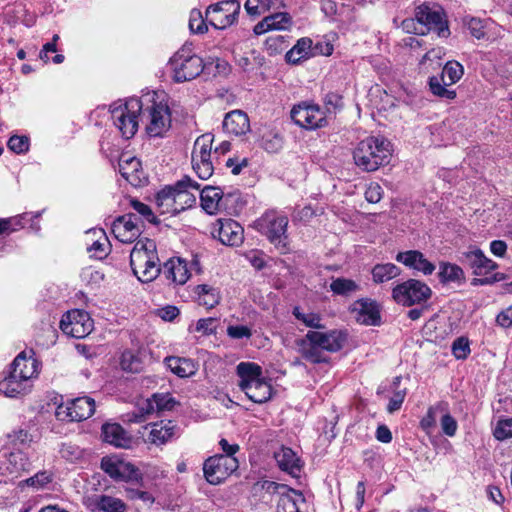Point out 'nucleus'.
Returning <instances> with one entry per match:
<instances>
[{
    "mask_svg": "<svg viewBox=\"0 0 512 512\" xmlns=\"http://www.w3.org/2000/svg\"><path fill=\"white\" fill-rule=\"evenodd\" d=\"M392 155L390 142L381 136L361 140L353 151L355 165L365 172L376 171L389 162Z\"/></svg>",
    "mask_w": 512,
    "mask_h": 512,
    "instance_id": "1",
    "label": "nucleus"
},
{
    "mask_svg": "<svg viewBox=\"0 0 512 512\" xmlns=\"http://www.w3.org/2000/svg\"><path fill=\"white\" fill-rule=\"evenodd\" d=\"M101 468L115 480L134 481L140 478L139 470L132 463L117 457L102 458Z\"/></svg>",
    "mask_w": 512,
    "mask_h": 512,
    "instance_id": "19",
    "label": "nucleus"
},
{
    "mask_svg": "<svg viewBox=\"0 0 512 512\" xmlns=\"http://www.w3.org/2000/svg\"><path fill=\"white\" fill-rule=\"evenodd\" d=\"M441 9H433L423 3L415 9V19L428 30H434L439 37H447L450 34L447 22L443 18Z\"/></svg>",
    "mask_w": 512,
    "mask_h": 512,
    "instance_id": "18",
    "label": "nucleus"
},
{
    "mask_svg": "<svg viewBox=\"0 0 512 512\" xmlns=\"http://www.w3.org/2000/svg\"><path fill=\"white\" fill-rule=\"evenodd\" d=\"M352 312L356 314V320L367 326H378L381 322L380 310L376 301L362 298L352 305Z\"/></svg>",
    "mask_w": 512,
    "mask_h": 512,
    "instance_id": "22",
    "label": "nucleus"
},
{
    "mask_svg": "<svg viewBox=\"0 0 512 512\" xmlns=\"http://www.w3.org/2000/svg\"><path fill=\"white\" fill-rule=\"evenodd\" d=\"M217 325L218 319L216 318H202L196 322L193 329L190 327L189 330L201 333L202 335H212L216 333Z\"/></svg>",
    "mask_w": 512,
    "mask_h": 512,
    "instance_id": "54",
    "label": "nucleus"
},
{
    "mask_svg": "<svg viewBox=\"0 0 512 512\" xmlns=\"http://www.w3.org/2000/svg\"><path fill=\"white\" fill-rule=\"evenodd\" d=\"M239 467L236 457L216 454L208 457L203 463V474L211 485H219L224 482Z\"/></svg>",
    "mask_w": 512,
    "mask_h": 512,
    "instance_id": "10",
    "label": "nucleus"
},
{
    "mask_svg": "<svg viewBox=\"0 0 512 512\" xmlns=\"http://www.w3.org/2000/svg\"><path fill=\"white\" fill-rule=\"evenodd\" d=\"M143 106V100L136 97L124 102L120 100L110 106L111 119L125 139L132 138L138 131Z\"/></svg>",
    "mask_w": 512,
    "mask_h": 512,
    "instance_id": "6",
    "label": "nucleus"
},
{
    "mask_svg": "<svg viewBox=\"0 0 512 512\" xmlns=\"http://www.w3.org/2000/svg\"><path fill=\"white\" fill-rule=\"evenodd\" d=\"M175 195V185L166 186L156 194L155 202L161 214H177Z\"/></svg>",
    "mask_w": 512,
    "mask_h": 512,
    "instance_id": "39",
    "label": "nucleus"
},
{
    "mask_svg": "<svg viewBox=\"0 0 512 512\" xmlns=\"http://www.w3.org/2000/svg\"><path fill=\"white\" fill-rule=\"evenodd\" d=\"M60 328L71 337L84 338L92 331L93 320L86 311L74 309L62 316Z\"/></svg>",
    "mask_w": 512,
    "mask_h": 512,
    "instance_id": "15",
    "label": "nucleus"
},
{
    "mask_svg": "<svg viewBox=\"0 0 512 512\" xmlns=\"http://www.w3.org/2000/svg\"><path fill=\"white\" fill-rule=\"evenodd\" d=\"M131 207L145 220H147L150 223H155L156 217L154 216L151 208L148 205L140 202L139 200L133 199L131 200Z\"/></svg>",
    "mask_w": 512,
    "mask_h": 512,
    "instance_id": "62",
    "label": "nucleus"
},
{
    "mask_svg": "<svg viewBox=\"0 0 512 512\" xmlns=\"http://www.w3.org/2000/svg\"><path fill=\"white\" fill-rule=\"evenodd\" d=\"M130 266L137 279L143 283L157 278L161 269L154 240L144 238L136 242L130 253Z\"/></svg>",
    "mask_w": 512,
    "mask_h": 512,
    "instance_id": "2",
    "label": "nucleus"
},
{
    "mask_svg": "<svg viewBox=\"0 0 512 512\" xmlns=\"http://www.w3.org/2000/svg\"><path fill=\"white\" fill-rule=\"evenodd\" d=\"M396 260L411 269L423 273L424 275H431L436 269V266L418 250L399 252L396 255Z\"/></svg>",
    "mask_w": 512,
    "mask_h": 512,
    "instance_id": "24",
    "label": "nucleus"
},
{
    "mask_svg": "<svg viewBox=\"0 0 512 512\" xmlns=\"http://www.w3.org/2000/svg\"><path fill=\"white\" fill-rule=\"evenodd\" d=\"M400 273V268L392 263L376 264L371 271L372 279L376 284L388 282Z\"/></svg>",
    "mask_w": 512,
    "mask_h": 512,
    "instance_id": "41",
    "label": "nucleus"
},
{
    "mask_svg": "<svg viewBox=\"0 0 512 512\" xmlns=\"http://www.w3.org/2000/svg\"><path fill=\"white\" fill-rule=\"evenodd\" d=\"M119 172L129 183L137 185L143 174L140 160L136 157L123 155L119 160Z\"/></svg>",
    "mask_w": 512,
    "mask_h": 512,
    "instance_id": "35",
    "label": "nucleus"
},
{
    "mask_svg": "<svg viewBox=\"0 0 512 512\" xmlns=\"http://www.w3.org/2000/svg\"><path fill=\"white\" fill-rule=\"evenodd\" d=\"M467 29L476 39H482L485 36V26L479 18H470L466 22Z\"/></svg>",
    "mask_w": 512,
    "mask_h": 512,
    "instance_id": "63",
    "label": "nucleus"
},
{
    "mask_svg": "<svg viewBox=\"0 0 512 512\" xmlns=\"http://www.w3.org/2000/svg\"><path fill=\"white\" fill-rule=\"evenodd\" d=\"M120 367L123 371L137 373L142 369V362L134 352L126 350L120 357Z\"/></svg>",
    "mask_w": 512,
    "mask_h": 512,
    "instance_id": "48",
    "label": "nucleus"
},
{
    "mask_svg": "<svg viewBox=\"0 0 512 512\" xmlns=\"http://www.w3.org/2000/svg\"><path fill=\"white\" fill-rule=\"evenodd\" d=\"M152 397L158 411L171 410L175 405V400L170 394L156 393Z\"/></svg>",
    "mask_w": 512,
    "mask_h": 512,
    "instance_id": "60",
    "label": "nucleus"
},
{
    "mask_svg": "<svg viewBox=\"0 0 512 512\" xmlns=\"http://www.w3.org/2000/svg\"><path fill=\"white\" fill-rule=\"evenodd\" d=\"M311 57H313V41L309 37L298 39L296 44L285 54L286 62L292 65H298Z\"/></svg>",
    "mask_w": 512,
    "mask_h": 512,
    "instance_id": "30",
    "label": "nucleus"
},
{
    "mask_svg": "<svg viewBox=\"0 0 512 512\" xmlns=\"http://www.w3.org/2000/svg\"><path fill=\"white\" fill-rule=\"evenodd\" d=\"M101 436L104 442L117 448H129L132 442L130 435L118 423L103 424Z\"/></svg>",
    "mask_w": 512,
    "mask_h": 512,
    "instance_id": "26",
    "label": "nucleus"
},
{
    "mask_svg": "<svg viewBox=\"0 0 512 512\" xmlns=\"http://www.w3.org/2000/svg\"><path fill=\"white\" fill-rule=\"evenodd\" d=\"M150 430L145 438V441L154 444L162 445L169 441L174 436L175 425L172 421H160L157 423L149 424Z\"/></svg>",
    "mask_w": 512,
    "mask_h": 512,
    "instance_id": "31",
    "label": "nucleus"
},
{
    "mask_svg": "<svg viewBox=\"0 0 512 512\" xmlns=\"http://www.w3.org/2000/svg\"><path fill=\"white\" fill-rule=\"evenodd\" d=\"M223 191L218 187L205 186L200 191L202 208L209 214H215L220 209Z\"/></svg>",
    "mask_w": 512,
    "mask_h": 512,
    "instance_id": "37",
    "label": "nucleus"
},
{
    "mask_svg": "<svg viewBox=\"0 0 512 512\" xmlns=\"http://www.w3.org/2000/svg\"><path fill=\"white\" fill-rule=\"evenodd\" d=\"M198 302L200 305L208 309L214 308L220 301L219 291L207 284L198 285L196 287Z\"/></svg>",
    "mask_w": 512,
    "mask_h": 512,
    "instance_id": "42",
    "label": "nucleus"
},
{
    "mask_svg": "<svg viewBox=\"0 0 512 512\" xmlns=\"http://www.w3.org/2000/svg\"><path fill=\"white\" fill-rule=\"evenodd\" d=\"M146 104L142 109L141 118L145 121L146 132L150 137H161L171 125V112L163 95L156 92L147 94L143 99Z\"/></svg>",
    "mask_w": 512,
    "mask_h": 512,
    "instance_id": "4",
    "label": "nucleus"
},
{
    "mask_svg": "<svg viewBox=\"0 0 512 512\" xmlns=\"http://www.w3.org/2000/svg\"><path fill=\"white\" fill-rule=\"evenodd\" d=\"M165 361L171 372L178 377H191L197 372V365L192 359L171 356Z\"/></svg>",
    "mask_w": 512,
    "mask_h": 512,
    "instance_id": "38",
    "label": "nucleus"
},
{
    "mask_svg": "<svg viewBox=\"0 0 512 512\" xmlns=\"http://www.w3.org/2000/svg\"><path fill=\"white\" fill-rule=\"evenodd\" d=\"M164 274L167 279L182 285L187 282L190 272L185 260L181 258H171L164 264Z\"/></svg>",
    "mask_w": 512,
    "mask_h": 512,
    "instance_id": "34",
    "label": "nucleus"
},
{
    "mask_svg": "<svg viewBox=\"0 0 512 512\" xmlns=\"http://www.w3.org/2000/svg\"><path fill=\"white\" fill-rule=\"evenodd\" d=\"M31 468L32 463L22 450L0 452V483L13 482Z\"/></svg>",
    "mask_w": 512,
    "mask_h": 512,
    "instance_id": "9",
    "label": "nucleus"
},
{
    "mask_svg": "<svg viewBox=\"0 0 512 512\" xmlns=\"http://www.w3.org/2000/svg\"><path fill=\"white\" fill-rule=\"evenodd\" d=\"M468 265L473 270V274L484 276L497 268V264L487 258L480 249L470 251L465 254Z\"/></svg>",
    "mask_w": 512,
    "mask_h": 512,
    "instance_id": "32",
    "label": "nucleus"
},
{
    "mask_svg": "<svg viewBox=\"0 0 512 512\" xmlns=\"http://www.w3.org/2000/svg\"><path fill=\"white\" fill-rule=\"evenodd\" d=\"M305 503L303 494L291 489L286 495H282L277 505V512H301V505Z\"/></svg>",
    "mask_w": 512,
    "mask_h": 512,
    "instance_id": "40",
    "label": "nucleus"
},
{
    "mask_svg": "<svg viewBox=\"0 0 512 512\" xmlns=\"http://www.w3.org/2000/svg\"><path fill=\"white\" fill-rule=\"evenodd\" d=\"M169 65L173 72V79L177 83L195 79L204 69L202 58L193 53L191 44L183 45L171 57Z\"/></svg>",
    "mask_w": 512,
    "mask_h": 512,
    "instance_id": "7",
    "label": "nucleus"
},
{
    "mask_svg": "<svg viewBox=\"0 0 512 512\" xmlns=\"http://www.w3.org/2000/svg\"><path fill=\"white\" fill-rule=\"evenodd\" d=\"M240 378L239 386L246 396L254 403H264L271 398L272 387L262 377V368L252 362H241L237 365Z\"/></svg>",
    "mask_w": 512,
    "mask_h": 512,
    "instance_id": "5",
    "label": "nucleus"
},
{
    "mask_svg": "<svg viewBox=\"0 0 512 512\" xmlns=\"http://www.w3.org/2000/svg\"><path fill=\"white\" fill-rule=\"evenodd\" d=\"M112 231L119 241L123 243H131L141 233L139 217L133 213L119 216L113 222Z\"/></svg>",
    "mask_w": 512,
    "mask_h": 512,
    "instance_id": "21",
    "label": "nucleus"
},
{
    "mask_svg": "<svg viewBox=\"0 0 512 512\" xmlns=\"http://www.w3.org/2000/svg\"><path fill=\"white\" fill-rule=\"evenodd\" d=\"M226 332L232 339H249L252 336L251 329L245 325H229Z\"/></svg>",
    "mask_w": 512,
    "mask_h": 512,
    "instance_id": "61",
    "label": "nucleus"
},
{
    "mask_svg": "<svg viewBox=\"0 0 512 512\" xmlns=\"http://www.w3.org/2000/svg\"><path fill=\"white\" fill-rule=\"evenodd\" d=\"M440 425L442 432L448 436L453 437L456 435L458 424L457 421L449 413V405L447 404V410L441 413Z\"/></svg>",
    "mask_w": 512,
    "mask_h": 512,
    "instance_id": "53",
    "label": "nucleus"
},
{
    "mask_svg": "<svg viewBox=\"0 0 512 512\" xmlns=\"http://www.w3.org/2000/svg\"><path fill=\"white\" fill-rule=\"evenodd\" d=\"M288 217L277 210H268L257 218L252 227L282 255L291 251L287 234Z\"/></svg>",
    "mask_w": 512,
    "mask_h": 512,
    "instance_id": "3",
    "label": "nucleus"
},
{
    "mask_svg": "<svg viewBox=\"0 0 512 512\" xmlns=\"http://www.w3.org/2000/svg\"><path fill=\"white\" fill-rule=\"evenodd\" d=\"M440 281L458 282L464 278V272L461 267L451 263H441L439 271Z\"/></svg>",
    "mask_w": 512,
    "mask_h": 512,
    "instance_id": "47",
    "label": "nucleus"
},
{
    "mask_svg": "<svg viewBox=\"0 0 512 512\" xmlns=\"http://www.w3.org/2000/svg\"><path fill=\"white\" fill-rule=\"evenodd\" d=\"M32 384L24 378H20L12 370L0 380V393L6 397L16 398L27 394Z\"/></svg>",
    "mask_w": 512,
    "mask_h": 512,
    "instance_id": "25",
    "label": "nucleus"
},
{
    "mask_svg": "<svg viewBox=\"0 0 512 512\" xmlns=\"http://www.w3.org/2000/svg\"><path fill=\"white\" fill-rule=\"evenodd\" d=\"M214 141L212 134L199 136L194 143L192 151V167L200 179H208L213 174L211 150Z\"/></svg>",
    "mask_w": 512,
    "mask_h": 512,
    "instance_id": "12",
    "label": "nucleus"
},
{
    "mask_svg": "<svg viewBox=\"0 0 512 512\" xmlns=\"http://www.w3.org/2000/svg\"><path fill=\"white\" fill-rule=\"evenodd\" d=\"M125 503L116 497L101 495L96 501L97 512H124Z\"/></svg>",
    "mask_w": 512,
    "mask_h": 512,
    "instance_id": "44",
    "label": "nucleus"
},
{
    "mask_svg": "<svg viewBox=\"0 0 512 512\" xmlns=\"http://www.w3.org/2000/svg\"><path fill=\"white\" fill-rule=\"evenodd\" d=\"M452 354L458 360H465L470 352V344L467 338L459 337L452 343Z\"/></svg>",
    "mask_w": 512,
    "mask_h": 512,
    "instance_id": "55",
    "label": "nucleus"
},
{
    "mask_svg": "<svg viewBox=\"0 0 512 512\" xmlns=\"http://www.w3.org/2000/svg\"><path fill=\"white\" fill-rule=\"evenodd\" d=\"M239 11L237 0L222 1L207 8L206 21L216 29H225L236 21Z\"/></svg>",
    "mask_w": 512,
    "mask_h": 512,
    "instance_id": "14",
    "label": "nucleus"
},
{
    "mask_svg": "<svg viewBox=\"0 0 512 512\" xmlns=\"http://www.w3.org/2000/svg\"><path fill=\"white\" fill-rule=\"evenodd\" d=\"M29 138L27 136L13 135L7 142L8 148L16 154H23L29 150Z\"/></svg>",
    "mask_w": 512,
    "mask_h": 512,
    "instance_id": "56",
    "label": "nucleus"
},
{
    "mask_svg": "<svg viewBox=\"0 0 512 512\" xmlns=\"http://www.w3.org/2000/svg\"><path fill=\"white\" fill-rule=\"evenodd\" d=\"M319 346L323 351L337 352L344 346L347 334L342 330H330L327 332L313 331Z\"/></svg>",
    "mask_w": 512,
    "mask_h": 512,
    "instance_id": "29",
    "label": "nucleus"
},
{
    "mask_svg": "<svg viewBox=\"0 0 512 512\" xmlns=\"http://www.w3.org/2000/svg\"><path fill=\"white\" fill-rule=\"evenodd\" d=\"M88 236H92V243H87V251L90 257L95 259H103L109 252V241L102 229H93L87 232Z\"/></svg>",
    "mask_w": 512,
    "mask_h": 512,
    "instance_id": "36",
    "label": "nucleus"
},
{
    "mask_svg": "<svg viewBox=\"0 0 512 512\" xmlns=\"http://www.w3.org/2000/svg\"><path fill=\"white\" fill-rule=\"evenodd\" d=\"M11 370L31 382L39 374V363L32 356L28 357L25 352H21L12 362Z\"/></svg>",
    "mask_w": 512,
    "mask_h": 512,
    "instance_id": "28",
    "label": "nucleus"
},
{
    "mask_svg": "<svg viewBox=\"0 0 512 512\" xmlns=\"http://www.w3.org/2000/svg\"><path fill=\"white\" fill-rule=\"evenodd\" d=\"M261 146L269 153H276L283 147V138L273 131H269L262 136Z\"/></svg>",
    "mask_w": 512,
    "mask_h": 512,
    "instance_id": "50",
    "label": "nucleus"
},
{
    "mask_svg": "<svg viewBox=\"0 0 512 512\" xmlns=\"http://www.w3.org/2000/svg\"><path fill=\"white\" fill-rule=\"evenodd\" d=\"M330 290L340 296H349L359 290V285L352 279L338 277L330 283Z\"/></svg>",
    "mask_w": 512,
    "mask_h": 512,
    "instance_id": "45",
    "label": "nucleus"
},
{
    "mask_svg": "<svg viewBox=\"0 0 512 512\" xmlns=\"http://www.w3.org/2000/svg\"><path fill=\"white\" fill-rule=\"evenodd\" d=\"M279 468L292 476H298L301 471L300 459L296 453L288 447H281L274 454Z\"/></svg>",
    "mask_w": 512,
    "mask_h": 512,
    "instance_id": "33",
    "label": "nucleus"
},
{
    "mask_svg": "<svg viewBox=\"0 0 512 512\" xmlns=\"http://www.w3.org/2000/svg\"><path fill=\"white\" fill-rule=\"evenodd\" d=\"M288 46V40L281 35L270 36L265 41V47L270 56L282 53Z\"/></svg>",
    "mask_w": 512,
    "mask_h": 512,
    "instance_id": "51",
    "label": "nucleus"
},
{
    "mask_svg": "<svg viewBox=\"0 0 512 512\" xmlns=\"http://www.w3.org/2000/svg\"><path fill=\"white\" fill-rule=\"evenodd\" d=\"M432 295V290L424 282L416 279H409L395 286L392 290V297L403 306H412L426 302Z\"/></svg>",
    "mask_w": 512,
    "mask_h": 512,
    "instance_id": "11",
    "label": "nucleus"
},
{
    "mask_svg": "<svg viewBox=\"0 0 512 512\" xmlns=\"http://www.w3.org/2000/svg\"><path fill=\"white\" fill-rule=\"evenodd\" d=\"M383 197L382 187L376 183H370L365 191V199L370 203H378Z\"/></svg>",
    "mask_w": 512,
    "mask_h": 512,
    "instance_id": "64",
    "label": "nucleus"
},
{
    "mask_svg": "<svg viewBox=\"0 0 512 512\" xmlns=\"http://www.w3.org/2000/svg\"><path fill=\"white\" fill-rule=\"evenodd\" d=\"M293 122L305 129H316L326 123L325 112L316 104L301 102L294 105L290 112Z\"/></svg>",
    "mask_w": 512,
    "mask_h": 512,
    "instance_id": "13",
    "label": "nucleus"
},
{
    "mask_svg": "<svg viewBox=\"0 0 512 512\" xmlns=\"http://www.w3.org/2000/svg\"><path fill=\"white\" fill-rule=\"evenodd\" d=\"M271 30H288L292 26V17L289 13L278 12L268 16Z\"/></svg>",
    "mask_w": 512,
    "mask_h": 512,
    "instance_id": "52",
    "label": "nucleus"
},
{
    "mask_svg": "<svg viewBox=\"0 0 512 512\" xmlns=\"http://www.w3.org/2000/svg\"><path fill=\"white\" fill-rule=\"evenodd\" d=\"M94 412V399L84 396L71 400L66 406H58L56 415L62 420L67 418L69 421L79 422L88 419Z\"/></svg>",
    "mask_w": 512,
    "mask_h": 512,
    "instance_id": "17",
    "label": "nucleus"
},
{
    "mask_svg": "<svg viewBox=\"0 0 512 512\" xmlns=\"http://www.w3.org/2000/svg\"><path fill=\"white\" fill-rule=\"evenodd\" d=\"M293 315L299 321H301L305 326L314 328V329H322L324 325L322 324V319L319 314L316 313H304L300 310L299 307H295L293 309Z\"/></svg>",
    "mask_w": 512,
    "mask_h": 512,
    "instance_id": "49",
    "label": "nucleus"
},
{
    "mask_svg": "<svg viewBox=\"0 0 512 512\" xmlns=\"http://www.w3.org/2000/svg\"><path fill=\"white\" fill-rule=\"evenodd\" d=\"M297 352L307 361L313 364L325 363L328 357L324 354L323 349L319 346V342L315 338L313 331L295 340Z\"/></svg>",
    "mask_w": 512,
    "mask_h": 512,
    "instance_id": "20",
    "label": "nucleus"
},
{
    "mask_svg": "<svg viewBox=\"0 0 512 512\" xmlns=\"http://www.w3.org/2000/svg\"><path fill=\"white\" fill-rule=\"evenodd\" d=\"M52 481V474L48 471H40L36 473L34 476L25 480V483L28 486H33L36 488H42L48 483Z\"/></svg>",
    "mask_w": 512,
    "mask_h": 512,
    "instance_id": "59",
    "label": "nucleus"
},
{
    "mask_svg": "<svg viewBox=\"0 0 512 512\" xmlns=\"http://www.w3.org/2000/svg\"><path fill=\"white\" fill-rule=\"evenodd\" d=\"M463 74L464 68L459 62L448 61L440 76L429 78V88L432 94L442 99L453 100L456 97V91L447 87L457 83Z\"/></svg>",
    "mask_w": 512,
    "mask_h": 512,
    "instance_id": "8",
    "label": "nucleus"
},
{
    "mask_svg": "<svg viewBox=\"0 0 512 512\" xmlns=\"http://www.w3.org/2000/svg\"><path fill=\"white\" fill-rule=\"evenodd\" d=\"M223 129L235 136L245 135L250 131V121L248 115L242 110H233L228 112L223 120Z\"/></svg>",
    "mask_w": 512,
    "mask_h": 512,
    "instance_id": "27",
    "label": "nucleus"
},
{
    "mask_svg": "<svg viewBox=\"0 0 512 512\" xmlns=\"http://www.w3.org/2000/svg\"><path fill=\"white\" fill-rule=\"evenodd\" d=\"M155 410L157 409L153 397L151 399H146L135 411L125 415L126 421L132 423L144 422L149 415L154 413Z\"/></svg>",
    "mask_w": 512,
    "mask_h": 512,
    "instance_id": "43",
    "label": "nucleus"
},
{
    "mask_svg": "<svg viewBox=\"0 0 512 512\" xmlns=\"http://www.w3.org/2000/svg\"><path fill=\"white\" fill-rule=\"evenodd\" d=\"M493 435L498 440H505L512 437V418L501 419L497 422Z\"/></svg>",
    "mask_w": 512,
    "mask_h": 512,
    "instance_id": "57",
    "label": "nucleus"
},
{
    "mask_svg": "<svg viewBox=\"0 0 512 512\" xmlns=\"http://www.w3.org/2000/svg\"><path fill=\"white\" fill-rule=\"evenodd\" d=\"M447 410V402L440 401L428 408L426 415L420 421V426L423 430H430L435 427L437 416Z\"/></svg>",
    "mask_w": 512,
    "mask_h": 512,
    "instance_id": "46",
    "label": "nucleus"
},
{
    "mask_svg": "<svg viewBox=\"0 0 512 512\" xmlns=\"http://www.w3.org/2000/svg\"><path fill=\"white\" fill-rule=\"evenodd\" d=\"M190 190L199 191L200 185L187 176L175 184L177 214L195 204L196 197Z\"/></svg>",
    "mask_w": 512,
    "mask_h": 512,
    "instance_id": "23",
    "label": "nucleus"
},
{
    "mask_svg": "<svg viewBox=\"0 0 512 512\" xmlns=\"http://www.w3.org/2000/svg\"><path fill=\"white\" fill-rule=\"evenodd\" d=\"M189 28L193 33H204L207 30L205 21L199 10H192L189 19Z\"/></svg>",
    "mask_w": 512,
    "mask_h": 512,
    "instance_id": "58",
    "label": "nucleus"
},
{
    "mask_svg": "<svg viewBox=\"0 0 512 512\" xmlns=\"http://www.w3.org/2000/svg\"><path fill=\"white\" fill-rule=\"evenodd\" d=\"M211 234L226 246L237 247L244 241L243 227L231 218L218 219L213 224Z\"/></svg>",
    "mask_w": 512,
    "mask_h": 512,
    "instance_id": "16",
    "label": "nucleus"
}]
</instances>
